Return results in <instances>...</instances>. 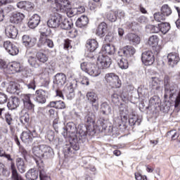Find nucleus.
<instances>
[{
	"label": "nucleus",
	"mask_w": 180,
	"mask_h": 180,
	"mask_svg": "<svg viewBox=\"0 0 180 180\" xmlns=\"http://www.w3.org/2000/svg\"><path fill=\"white\" fill-rule=\"evenodd\" d=\"M49 4L53 6L56 11H62L63 13L65 12L68 18H72L77 14V8H71V4L68 0H47Z\"/></svg>",
	"instance_id": "1"
},
{
	"label": "nucleus",
	"mask_w": 180,
	"mask_h": 180,
	"mask_svg": "<svg viewBox=\"0 0 180 180\" xmlns=\"http://www.w3.org/2000/svg\"><path fill=\"white\" fill-rule=\"evenodd\" d=\"M80 68L82 71L91 75V77H98V75H101V69L95 63L83 62L80 65Z\"/></svg>",
	"instance_id": "2"
},
{
	"label": "nucleus",
	"mask_w": 180,
	"mask_h": 180,
	"mask_svg": "<svg viewBox=\"0 0 180 180\" xmlns=\"http://www.w3.org/2000/svg\"><path fill=\"white\" fill-rule=\"evenodd\" d=\"M104 81L112 88H120L122 81L116 74L111 72L105 74Z\"/></svg>",
	"instance_id": "3"
},
{
	"label": "nucleus",
	"mask_w": 180,
	"mask_h": 180,
	"mask_svg": "<svg viewBox=\"0 0 180 180\" xmlns=\"http://www.w3.org/2000/svg\"><path fill=\"white\" fill-rule=\"evenodd\" d=\"M112 64V59L109 56L100 53L97 58V65L99 68L105 70V68H109Z\"/></svg>",
	"instance_id": "4"
},
{
	"label": "nucleus",
	"mask_w": 180,
	"mask_h": 180,
	"mask_svg": "<svg viewBox=\"0 0 180 180\" xmlns=\"http://www.w3.org/2000/svg\"><path fill=\"white\" fill-rule=\"evenodd\" d=\"M51 33V31L50 29L46 30V31L41 32L39 42L44 46H47L49 47V49H53V47H54V43L51 41V39L47 38L49 36H50Z\"/></svg>",
	"instance_id": "5"
},
{
	"label": "nucleus",
	"mask_w": 180,
	"mask_h": 180,
	"mask_svg": "<svg viewBox=\"0 0 180 180\" xmlns=\"http://www.w3.org/2000/svg\"><path fill=\"white\" fill-rule=\"evenodd\" d=\"M141 60L144 65H153L155 61L154 53L150 51H146L142 53Z\"/></svg>",
	"instance_id": "6"
},
{
	"label": "nucleus",
	"mask_w": 180,
	"mask_h": 180,
	"mask_svg": "<svg viewBox=\"0 0 180 180\" xmlns=\"http://www.w3.org/2000/svg\"><path fill=\"white\" fill-rule=\"evenodd\" d=\"M164 84H165V98H172L174 94H175V88L174 86H171L169 84V77L165 76L164 79Z\"/></svg>",
	"instance_id": "7"
},
{
	"label": "nucleus",
	"mask_w": 180,
	"mask_h": 180,
	"mask_svg": "<svg viewBox=\"0 0 180 180\" xmlns=\"http://www.w3.org/2000/svg\"><path fill=\"white\" fill-rule=\"evenodd\" d=\"M4 48L10 56H18L19 54V48L10 41L4 42Z\"/></svg>",
	"instance_id": "8"
},
{
	"label": "nucleus",
	"mask_w": 180,
	"mask_h": 180,
	"mask_svg": "<svg viewBox=\"0 0 180 180\" xmlns=\"http://www.w3.org/2000/svg\"><path fill=\"white\" fill-rule=\"evenodd\" d=\"M22 44L27 49H32L36 46L37 43V39L33 36L29 34H25L22 37Z\"/></svg>",
	"instance_id": "9"
},
{
	"label": "nucleus",
	"mask_w": 180,
	"mask_h": 180,
	"mask_svg": "<svg viewBox=\"0 0 180 180\" xmlns=\"http://www.w3.org/2000/svg\"><path fill=\"white\" fill-rule=\"evenodd\" d=\"M49 92L43 89H38L35 91V98L34 101L37 103H46Z\"/></svg>",
	"instance_id": "10"
},
{
	"label": "nucleus",
	"mask_w": 180,
	"mask_h": 180,
	"mask_svg": "<svg viewBox=\"0 0 180 180\" xmlns=\"http://www.w3.org/2000/svg\"><path fill=\"white\" fill-rule=\"evenodd\" d=\"M66 136L72 139V140H77V125L73 122H69L66 125Z\"/></svg>",
	"instance_id": "11"
},
{
	"label": "nucleus",
	"mask_w": 180,
	"mask_h": 180,
	"mask_svg": "<svg viewBox=\"0 0 180 180\" xmlns=\"http://www.w3.org/2000/svg\"><path fill=\"white\" fill-rule=\"evenodd\" d=\"M129 120V110L127 108H124L120 111V117H115L114 119L115 123L118 124V126H122V123H127V120Z\"/></svg>",
	"instance_id": "12"
},
{
	"label": "nucleus",
	"mask_w": 180,
	"mask_h": 180,
	"mask_svg": "<svg viewBox=\"0 0 180 180\" xmlns=\"http://www.w3.org/2000/svg\"><path fill=\"white\" fill-rule=\"evenodd\" d=\"M33 137H37V134H36V131H33V134L29 130H26L22 131L20 135V139L23 143L25 144H29L33 141Z\"/></svg>",
	"instance_id": "13"
},
{
	"label": "nucleus",
	"mask_w": 180,
	"mask_h": 180,
	"mask_svg": "<svg viewBox=\"0 0 180 180\" xmlns=\"http://www.w3.org/2000/svg\"><path fill=\"white\" fill-rule=\"evenodd\" d=\"M179 55L176 53H170L167 55V64L172 68H174V65H176L179 63Z\"/></svg>",
	"instance_id": "14"
},
{
	"label": "nucleus",
	"mask_w": 180,
	"mask_h": 180,
	"mask_svg": "<svg viewBox=\"0 0 180 180\" xmlns=\"http://www.w3.org/2000/svg\"><path fill=\"white\" fill-rule=\"evenodd\" d=\"M32 153L39 159L37 160V158H34L37 165L38 166L40 165V163L43 162V160H41V158H43V150H41V145L39 146H34L32 148Z\"/></svg>",
	"instance_id": "15"
},
{
	"label": "nucleus",
	"mask_w": 180,
	"mask_h": 180,
	"mask_svg": "<svg viewBox=\"0 0 180 180\" xmlns=\"http://www.w3.org/2000/svg\"><path fill=\"white\" fill-rule=\"evenodd\" d=\"M61 25V17L52 15L47 21V26L52 29H57Z\"/></svg>",
	"instance_id": "16"
},
{
	"label": "nucleus",
	"mask_w": 180,
	"mask_h": 180,
	"mask_svg": "<svg viewBox=\"0 0 180 180\" xmlns=\"http://www.w3.org/2000/svg\"><path fill=\"white\" fill-rule=\"evenodd\" d=\"M23 70L22 65L18 62H13L8 64L7 74H15V72H20Z\"/></svg>",
	"instance_id": "17"
},
{
	"label": "nucleus",
	"mask_w": 180,
	"mask_h": 180,
	"mask_svg": "<svg viewBox=\"0 0 180 180\" xmlns=\"http://www.w3.org/2000/svg\"><path fill=\"white\" fill-rule=\"evenodd\" d=\"M32 97V94H21L20 98L24 103V106L25 109H27L28 110H32L33 108H34V105L32 103V101H30V98Z\"/></svg>",
	"instance_id": "18"
},
{
	"label": "nucleus",
	"mask_w": 180,
	"mask_h": 180,
	"mask_svg": "<svg viewBox=\"0 0 180 180\" xmlns=\"http://www.w3.org/2000/svg\"><path fill=\"white\" fill-rule=\"evenodd\" d=\"M67 82V76L64 73H58L55 76L54 84L58 85V88L64 86Z\"/></svg>",
	"instance_id": "19"
},
{
	"label": "nucleus",
	"mask_w": 180,
	"mask_h": 180,
	"mask_svg": "<svg viewBox=\"0 0 180 180\" xmlns=\"http://www.w3.org/2000/svg\"><path fill=\"white\" fill-rule=\"evenodd\" d=\"M41 150H42V158H51L54 155V151L50 146L41 145Z\"/></svg>",
	"instance_id": "20"
},
{
	"label": "nucleus",
	"mask_w": 180,
	"mask_h": 180,
	"mask_svg": "<svg viewBox=\"0 0 180 180\" xmlns=\"http://www.w3.org/2000/svg\"><path fill=\"white\" fill-rule=\"evenodd\" d=\"M122 53L125 57L129 58V57H133L136 54V49L131 46H125L121 49Z\"/></svg>",
	"instance_id": "21"
},
{
	"label": "nucleus",
	"mask_w": 180,
	"mask_h": 180,
	"mask_svg": "<svg viewBox=\"0 0 180 180\" xmlns=\"http://www.w3.org/2000/svg\"><path fill=\"white\" fill-rule=\"evenodd\" d=\"M6 34L9 39H16L18 37V29L13 25H8L6 28Z\"/></svg>",
	"instance_id": "22"
},
{
	"label": "nucleus",
	"mask_w": 180,
	"mask_h": 180,
	"mask_svg": "<svg viewBox=\"0 0 180 180\" xmlns=\"http://www.w3.org/2000/svg\"><path fill=\"white\" fill-rule=\"evenodd\" d=\"M106 32H108V25L105 22H103L98 25L96 34L99 37H103L106 34Z\"/></svg>",
	"instance_id": "23"
},
{
	"label": "nucleus",
	"mask_w": 180,
	"mask_h": 180,
	"mask_svg": "<svg viewBox=\"0 0 180 180\" xmlns=\"http://www.w3.org/2000/svg\"><path fill=\"white\" fill-rule=\"evenodd\" d=\"M6 86L8 94H18V91H19V84L15 82H9Z\"/></svg>",
	"instance_id": "24"
},
{
	"label": "nucleus",
	"mask_w": 180,
	"mask_h": 180,
	"mask_svg": "<svg viewBox=\"0 0 180 180\" xmlns=\"http://www.w3.org/2000/svg\"><path fill=\"white\" fill-rule=\"evenodd\" d=\"M0 117L1 119H6L8 124L11 125L12 123V115L9 114V111L8 109L3 108H0Z\"/></svg>",
	"instance_id": "25"
},
{
	"label": "nucleus",
	"mask_w": 180,
	"mask_h": 180,
	"mask_svg": "<svg viewBox=\"0 0 180 180\" xmlns=\"http://www.w3.org/2000/svg\"><path fill=\"white\" fill-rule=\"evenodd\" d=\"M40 23V15L37 14L33 15L28 22V26L30 29H35Z\"/></svg>",
	"instance_id": "26"
},
{
	"label": "nucleus",
	"mask_w": 180,
	"mask_h": 180,
	"mask_svg": "<svg viewBox=\"0 0 180 180\" xmlns=\"http://www.w3.org/2000/svg\"><path fill=\"white\" fill-rule=\"evenodd\" d=\"M88 133V128L84 125H79L77 128V132H76L77 139H85L86 134Z\"/></svg>",
	"instance_id": "27"
},
{
	"label": "nucleus",
	"mask_w": 180,
	"mask_h": 180,
	"mask_svg": "<svg viewBox=\"0 0 180 180\" xmlns=\"http://www.w3.org/2000/svg\"><path fill=\"white\" fill-rule=\"evenodd\" d=\"M98 46L96 39H88L86 41V47L91 53H94L98 49Z\"/></svg>",
	"instance_id": "28"
},
{
	"label": "nucleus",
	"mask_w": 180,
	"mask_h": 180,
	"mask_svg": "<svg viewBox=\"0 0 180 180\" xmlns=\"http://www.w3.org/2000/svg\"><path fill=\"white\" fill-rule=\"evenodd\" d=\"M23 19H25V14L22 13H14L11 15L10 21L11 22V23L18 24L22 22V20H23Z\"/></svg>",
	"instance_id": "29"
},
{
	"label": "nucleus",
	"mask_w": 180,
	"mask_h": 180,
	"mask_svg": "<svg viewBox=\"0 0 180 180\" xmlns=\"http://www.w3.org/2000/svg\"><path fill=\"white\" fill-rule=\"evenodd\" d=\"M16 167L20 174H25L26 172V163L22 158H18L16 159Z\"/></svg>",
	"instance_id": "30"
},
{
	"label": "nucleus",
	"mask_w": 180,
	"mask_h": 180,
	"mask_svg": "<svg viewBox=\"0 0 180 180\" xmlns=\"http://www.w3.org/2000/svg\"><path fill=\"white\" fill-rule=\"evenodd\" d=\"M19 98L18 97H11L7 104V106L10 110H13L19 106Z\"/></svg>",
	"instance_id": "31"
},
{
	"label": "nucleus",
	"mask_w": 180,
	"mask_h": 180,
	"mask_svg": "<svg viewBox=\"0 0 180 180\" xmlns=\"http://www.w3.org/2000/svg\"><path fill=\"white\" fill-rule=\"evenodd\" d=\"M127 39L129 40L130 43H132L134 46H136L137 44H140V41L141 39H140V37L139 35L134 34V33H129L127 35Z\"/></svg>",
	"instance_id": "32"
},
{
	"label": "nucleus",
	"mask_w": 180,
	"mask_h": 180,
	"mask_svg": "<svg viewBox=\"0 0 180 180\" xmlns=\"http://www.w3.org/2000/svg\"><path fill=\"white\" fill-rule=\"evenodd\" d=\"M116 49H115V46L110 44H104L102 47V52L104 54H108L109 56H113L115 53Z\"/></svg>",
	"instance_id": "33"
},
{
	"label": "nucleus",
	"mask_w": 180,
	"mask_h": 180,
	"mask_svg": "<svg viewBox=\"0 0 180 180\" xmlns=\"http://www.w3.org/2000/svg\"><path fill=\"white\" fill-rule=\"evenodd\" d=\"M59 26L64 30H70L73 26L72 21H70L68 19L62 17Z\"/></svg>",
	"instance_id": "34"
},
{
	"label": "nucleus",
	"mask_w": 180,
	"mask_h": 180,
	"mask_svg": "<svg viewBox=\"0 0 180 180\" xmlns=\"http://www.w3.org/2000/svg\"><path fill=\"white\" fill-rule=\"evenodd\" d=\"M26 179L36 180L39 177V172L34 169H30L25 174Z\"/></svg>",
	"instance_id": "35"
},
{
	"label": "nucleus",
	"mask_w": 180,
	"mask_h": 180,
	"mask_svg": "<svg viewBox=\"0 0 180 180\" xmlns=\"http://www.w3.org/2000/svg\"><path fill=\"white\" fill-rule=\"evenodd\" d=\"M48 106L55 109H65V103L62 101H51Z\"/></svg>",
	"instance_id": "36"
},
{
	"label": "nucleus",
	"mask_w": 180,
	"mask_h": 180,
	"mask_svg": "<svg viewBox=\"0 0 180 180\" xmlns=\"http://www.w3.org/2000/svg\"><path fill=\"white\" fill-rule=\"evenodd\" d=\"M88 17H86V15H82L77 20L76 26L77 27H84V26H86V25H88Z\"/></svg>",
	"instance_id": "37"
},
{
	"label": "nucleus",
	"mask_w": 180,
	"mask_h": 180,
	"mask_svg": "<svg viewBox=\"0 0 180 180\" xmlns=\"http://www.w3.org/2000/svg\"><path fill=\"white\" fill-rule=\"evenodd\" d=\"M87 101L94 105V103H96L98 102V95L95 94L94 91H89L86 94Z\"/></svg>",
	"instance_id": "38"
},
{
	"label": "nucleus",
	"mask_w": 180,
	"mask_h": 180,
	"mask_svg": "<svg viewBox=\"0 0 180 180\" xmlns=\"http://www.w3.org/2000/svg\"><path fill=\"white\" fill-rule=\"evenodd\" d=\"M77 79L73 80V83H70L69 86H67L66 88L68 89V94H70V96L67 95L68 99H72L74 98V84L77 85Z\"/></svg>",
	"instance_id": "39"
},
{
	"label": "nucleus",
	"mask_w": 180,
	"mask_h": 180,
	"mask_svg": "<svg viewBox=\"0 0 180 180\" xmlns=\"http://www.w3.org/2000/svg\"><path fill=\"white\" fill-rule=\"evenodd\" d=\"M30 120V117L29 116V112L22 110L20 117V122H21L22 124H26V123H28Z\"/></svg>",
	"instance_id": "40"
},
{
	"label": "nucleus",
	"mask_w": 180,
	"mask_h": 180,
	"mask_svg": "<svg viewBox=\"0 0 180 180\" xmlns=\"http://www.w3.org/2000/svg\"><path fill=\"white\" fill-rule=\"evenodd\" d=\"M36 56L38 61L41 64H44V63H47V61H49V56L43 52H38Z\"/></svg>",
	"instance_id": "41"
},
{
	"label": "nucleus",
	"mask_w": 180,
	"mask_h": 180,
	"mask_svg": "<svg viewBox=\"0 0 180 180\" xmlns=\"http://www.w3.org/2000/svg\"><path fill=\"white\" fill-rule=\"evenodd\" d=\"M160 32H161L163 34H165L167 32L169 31L171 27L169 26V23L168 22H162L158 24Z\"/></svg>",
	"instance_id": "42"
},
{
	"label": "nucleus",
	"mask_w": 180,
	"mask_h": 180,
	"mask_svg": "<svg viewBox=\"0 0 180 180\" xmlns=\"http://www.w3.org/2000/svg\"><path fill=\"white\" fill-rule=\"evenodd\" d=\"M0 175L6 178L11 175V172L8 170L5 165L2 162H0Z\"/></svg>",
	"instance_id": "43"
},
{
	"label": "nucleus",
	"mask_w": 180,
	"mask_h": 180,
	"mask_svg": "<svg viewBox=\"0 0 180 180\" xmlns=\"http://www.w3.org/2000/svg\"><path fill=\"white\" fill-rule=\"evenodd\" d=\"M158 41H160L158 37L156 35H153L148 39V46H150V47H155V46L158 44Z\"/></svg>",
	"instance_id": "44"
},
{
	"label": "nucleus",
	"mask_w": 180,
	"mask_h": 180,
	"mask_svg": "<svg viewBox=\"0 0 180 180\" xmlns=\"http://www.w3.org/2000/svg\"><path fill=\"white\" fill-rule=\"evenodd\" d=\"M117 64L121 70H127L129 68V62L126 58H122L118 60Z\"/></svg>",
	"instance_id": "45"
},
{
	"label": "nucleus",
	"mask_w": 180,
	"mask_h": 180,
	"mask_svg": "<svg viewBox=\"0 0 180 180\" xmlns=\"http://www.w3.org/2000/svg\"><path fill=\"white\" fill-rule=\"evenodd\" d=\"M101 112L103 115H110L112 108L108 105V103L101 104Z\"/></svg>",
	"instance_id": "46"
},
{
	"label": "nucleus",
	"mask_w": 180,
	"mask_h": 180,
	"mask_svg": "<svg viewBox=\"0 0 180 180\" xmlns=\"http://www.w3.org/2000/svg\"><path fill=\"white\" fill-rule=\"evenodd\" d=\"M28 63L31 67H34V68H39L40 67L37 59L34 56H30L28 58Z\"/></svg>",
	"instance_id": "47"
},
{
	"label": "nucleus",
	"mask_w": 180,
	"mask_h": 180,
	"mask_svg": "<svg viewBox=\"0 0 180 180\" xmlns=\"http://www.w3.org/2000/svg\"><path fill=\"white\" fill-rule=\"evenodd\" d=\"M161 13L166 16H169L172 13V10H171V8L168 5H163L161 8Z\"/></svg>",
	"instance_id": "48"
},
{
	"label": "nucleus",
	"mask_w": 180,
	"mask_h": 180,
	"mask_svg": "<svg viewBox=\"0 0 180 180\" xmlns=\"http://www.w3.org/2000/svg\"><path fill=\"white\" fill-rule=\"evenodd\" d=\"M116 15V11H110L106 13V18L110 22H116V19H117Z\"/></svg>",
	"instance_id": "49"
},
{
	"label": "nucleus",
	"mask_w": 180,
	"mask_h": 180,
	"mask_svg": "<svg viewBox=\"0 0 180 180\" xmlns=\"http://www.w3.org/2000/svg\"><path fill=\"white\" fill-rule=\"evenodd\" d=\"M31 5H32V3L29 1H20L17 4V6L20 9L32 8Z\"/></svg>",
	"instance_id": "50"
},
{
	"label": "nucleus",
	"mask_w": 180,
	"mask_h": 180,
	"mask_svg": "<svg viewBox=\"0 0 180 180\" xmlns=\"http://www.w3.org/2000/svg\"><path fill=\"white\" fill-rule=\"evenodd\" d=\"M146 30L150 32V33H158L160 32V26L148 25L146 26Z\"/></svg>",
	"instance_id": "51"
},
{
	"label": "nucleus",
	"mask_w": 180,
	"mask_h": 180,
	"mask_svg": "<svg viewBox=\"0 0 180 180\" xmlns=\"http://www.w3.org/2000/svg\"><path fill=\"white\" fill-rule=\"evenodd\" d=\"M84 119H85V122H86V123H89V124H91L95 122L94 114L91 112L87 114Z\"/></svg>",
	"instance_id": "52"
},
{
	"label": "nucleus",
	"mask_w": 180,
	"mask_h": 180,
	"mask_svg": "<svg viewBox=\"0 0 180 180\" xmlns=\"http://www.w3.org/2000/svg\"><path fill=\"white\" fill-rule=\"evenodd\" d=\"M72 150H75V151H78V150H79V145L75 144L72 146V147H67L65 149V153H68V154L70 155V154L72 153Z\"/></svg>",
	"instance_id": "53"
},
{
	"label": "nucleus",
	"mask_w": 180,
	"mask_h": 180,
	"mask_svg": "<svg viewBox=\"0 0 180 180\" xmlns=\"http://www.w3.org/2000/svg\"><path fill=\"white\" fill-rule=\"evenodd\" d=\"M154 19L156 22H162V20H165V15H163L162 13H155L154 14Z\"/></svg>",
	"instance_id": "54"
},
{
	"label": "nucleus",
	"mask_w": 180,
	"mask_h": 180,
	"mask_svg": "<svg viewBox=\"0 0 180 180\" xmlns=\"http://www.w3.org/2000/svg\"><path fill=\"white\" fill-rule=\"evenodd\" d=\"M67 34L69 37L74 39L78 36V30L73 28L71 30L68 31Z\"/></svg>",
	"instance_id": "55"
},
{
	"label": "nucleus",
	"mask_w": 180,
	"mask_h": 180,
	"mask_svg": "<svg viewBox=\"0 0 180 180\" xmlns=\"http://www.w3.org/2000/svg\"><path fill=\"white\" fill-rule=\"evenodd\" d=\"M8 65L6 64V62L2 59H0V70L4 71V72L6 74H8Z\"/></svg>",
	"instance_id": "56"
},
{
	"label": "nucleus",
	"mask_w": 180,
	"mask_h": 180,
	"mask_svg": "<svg viewBox=\"0 0 180 180\" xmlns=\"http://www.w3.org/2000/svg\"><path fill=\"white\" fill-rule=\"evenodd\" d=\"M0 157H4V158H6L8 161H13V159L11 157V155L6 154L5 151L4 150V148L0 147Z\"/></svg>",
	"instance_id": "57"
},
{
	"label": "nucleus",
	"mask_w": 180,
	"mask_h": 180,
	"mask_svg": "<svg viewBox=\"0 0 180 180\" xmlns=\"http://www.w3.org/2000/svg\"><path fill=\"white\" fill-rule=\"evenodd\" d=\"M8 102V96L4 93L0 92V105H4Z\"/></svg>",
	"instance_id": "58"
},
{
	"label": "nucleus",
	"mask_w": 180,
	"mask_h": 180,
	"mask_svg": "<svg viewBox=\"0 0 180 180\" xmlns=\"http://www.w3.org/2000/svg\"><path fill=\"white\" fill-rule=\"evenodd\" d=\"M168 134H170V136H172V140H176V139L179 137V133L176 132V130H172L169 131Z\"/></svg>",
	"instance_id": "59"
},
{
	"label": "nucleus",
	"mask_w": 180,
	"mask_h": 180,
	"mask_svg": "<svg viewBox=\"0 0 180 180\" xmlns=\"http://www.w3.org/2000/svg\"><path fill=\"white\" fill-rule=\"evenodd\" d=\"M27 86V88L28 89H36V80H34V78L32 81H31L28 84H25Z\"/></svg>",
	"instance_id": "60"
},
{
	"label": "nucleus",
	"mask_w": 180,
	"mask_h": 180,
	"mask_svg": "<svg viewBox=\"0 0 180 180\" xmlns=\"http://www.w3.org/2000/svg\"><path fill=\"white\" fill-rule=\"evenodd\" d=\"M54 137H55L54 131L51 130H49L47 131V135H46V138L48 139V140L49 141H53V140H54Z\"/></svg>",
	"instance_id": "61"
},
{
	"label": "nucleus",
	"mask_w": 180,
	"mask_h": 180,
	"mask_svg": "<svg viewBox=\"0 0 180 180\" xmlns=\"http://www.w3.org/2000/svg\"><path fill=\"white\" fill-rule=\"evenodd\" d=\"M39 178H40V180H47V179H49V176H47V174H46V171H44V169L40 171Z\"/></svg>",
	"instance_id": "62"
},
{
	"label": "nucleus",
	"mask_w": 180,
	"mask_h": 180,
	"mask_svg": "<svg viewBox=\"0 0 180 180\" xmlns=\"http://www.w3.org/2000/svg\"><path fill=\"white\" fill-rule=\"evenodd\" d=\"M106 41H109L110 43H112L115 41V35L112 33H108L105 37Z\"/></svg>",
	"instance_id": "63"
},
{
	"label": "nucleus",
	"mask_w": 180,
	"mask_h": 180,
	"mask_svg": "<svg viewBox=\"0 0 180 180\" xmlns=\"http://www.w3.org/2000/svg\"><path fill=\"white\" fill-rule=\"evenodd\" d=\"M64 49H66V50H69V49H72V46L71 45V40L65 39L64 41Z\"/></svg>",
	"instance_id": "64"
}]
</instances>
